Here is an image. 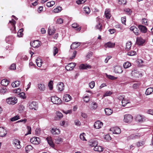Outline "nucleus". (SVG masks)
I'll return each mask as SVG.
<instances>
[{"instance_id":"obj_40","label":"nucleus","mask_w":153,"mask_h":153,"mask_svg":"<svg viewBox=\"0 0 153 153\" xmlns=\"http://www.w3.org/2000/svg\"><path fill=\"white\" fill-rule=\"evenodd\" d=\"M83 9L84 11L86 14H89L91 12L90 9L88 7H85L83 8Z\"/></svg>"},{"instance_id":"obj_25","label":"nucleus","mask_w":153,"mask_h":153,"mask_svg":"<svg viewBox=\"0 0 153 153\" xmlns=\"http://www.w3.org/2000/svg\"><path fill=\"white\" fill-rule=\"evenodd\" d=\"M46 139L47 140L48 143L52 147H53L54 146V143L52 141V139L51 137H47L46 138Z\"/></svg>"},{"instance_id":"obj_6","label":"nucleus","mask_w":153,"mask_h":153,"mask_svg":"<svg viewBox=\"0 0 153 153\" xmlns=\"http://www.w3.org/2000/svg\"><path fill=\"white\" fill-rule=\"evenodd\" d=\"M51 133L53 135H57L60 133V131L59 129L56 128H52L50 131Z\"/></svg>"},{"instance_id":"obj_41","label":"nucleus","mask_w":153,"mask_h":153,"mask_svg":"<svg viewBox=\"0 0 153 153\" xmlns=\"http://www.w3.org/2000/svg\"><path fill=\"white\" fill-rule=\"evenodd\" d=\"M55 4V2L53 1H51L48 2L46 3V5L48 7H50L53 6Z\"/></svg>"},{"instance_id":"obj_9","label":"nucleus","mask_w":153,"mask_h":153,"mask_svg":"<svg viewBox=\"0 0 153 153\" xmlns=\"http://www.w3.org/2000/svg\"><path fill=\"white\" fill-rule=\"evenodd\" d=\"M76 65L75 63H71L65 66V69L67 71L72 70Z\"/></svg>"},{"instance_id":"obj_29","label":"nucleus","mask_w":153,"mask_h":153,"mask_svg":"<svg viewBox=\"0 0 153 153\" xmlns=\"http://www.w3.org/2000/svg\"><path fill=\"white\" fill-rule=\"evenodd\" d=\"M60 125L61 126L66 127L68 125V122L67 120H63L60 122Z\"/></svg>"},{"instance_id":"obj_24","label":"nucleus","mask_w":153,"mask_h":153,"mask_svg":"<svg viewBox=\"0 0 153 153\" xmlns=\"http://www.w3.org/2000/svg\"><path fill=\"white\" fill-rule=\"evenodd\" d=\"M114 71L115 73H121L123 72L121 67L119 66H117L114 67Z\"/></svg>"},{"instance_id":"obj_47","label":"nucleus","mask_w":153,"mask_h":153,"mask_svg":"<svg viewBox=\"0 0 153 153\" xmlns=\"http://www.w3.org/2000/svg\"><path fill=\"white\" fill-rule=\"evenodd\" d=\"M23 31V29H21L18 31L17 33V36L19 37H22L23 35V33H22Z\"/></svg>"},{"instance_id":"obj_8","label":"nucleus","mask_w":153,"mask_h":153,"mask_svg":"<svg viewBox=\"0 0 153 153\" xmlns=\"http://www.w3.org/2000/svg\"><path fill=\"white\" fill-rule=\"evenodd\" d=\"M30 142L34 144H38L39 143L40 140L39 137H34L30 139Z\"/></svg>"},{"instance_id":"obj_20","label":"nucleus","mask_w":153,"mask_h":153,"mask_svg":"<svg viewBox=\"0 0 153 153\" xmlns=\"http://www.w3.org/2000/svg\"><path fill=\"white\" fill-rule=\"evenodd\" d=\"M7 134V131L3 127H0V136L1 137H4Z\"/></svg>"},{"instance_id":"obj_26","label":"nucleus","mask_w":153,"mask_h":153,"mask_svg":"<svg viewBox=\"0 0 153 153\" xmlns=\"http://www.w3.org/2000/svg\"><path fill=\"white\" fill-rule=\"evenodd\" d=\"M38 88L40 91H44L45 89V86L42 83H40L38 84Z\"/></svg>"},{"instance_id":"obj_11","label":"nucleus","mask_w":153,"mask_h":153,"mask_svg":"<svg viewBox=\"0 0 153 153\" xmlns=\"http://www.w3.org/2000/svg\"><path fill=\"white\" fill-rule=\"evenodd\" d=\"M136 120L139 122H143L146 120V118L143 115H138L136 117Z\"/></svg>"},{"instance_id":"obj_37","label":"nucleus","mask_w":153,"mask_h":153,"mask_svg":"<svg viewBox=\"0 0 153 153\" xmlns=\"http://www.w3.org/2000/svg\"><path fill=\"white\" fill-rule=\"evenodd\" d=\"M62 9L61 7H57L54 9L53 10V12L55 13H58L60 12Z\"/></svg>"},{"instance_id":"obj_54","label":"nucleus","mask_w":153,"mask_h":153,"mask_svg":"<svg viewBox=\"0 0 153 153\" xmlns=\"http://www.w3.org/2000/svg\"><path fill=\"white\" fill-rule=\"evenodd\" d=\"M83 100L86 102H88L90 100V97L88 96H85L83 98Z\"/></svg>"},{"instance_id":"obj_21","label":"nucleus","mask_w":153,"mask_h":153,"mask_svg":"<svg viewBox=\"0 0 153 153\" xmlns=\"http://www.w3.org/2000/svg\"><path fill=\"white\" fill-rule=\"evenodd\" d=\"M138 28L141 32L143 33H146L147 32V28L144 26L141 25H139L138 26Z\"/></svg>"},{"instance_id":"obj_52","label":"nucleus","mask_w":153,"mask_h":153,"mask_svg":"<svg viewBox=\"0 0 153 153\" xmlns=\"http://www.w3.org/2000/svg\"><path fill=\"white\" fill-rule=\"evenodd\" d=\"M145 142L143 141H140L137 144V145L138 147L142 146L145 144Z\"/></svg>"},{"instance_id":"obj_13","label":"nucleus","mask_w":153,"mask_h":153,"mask_svg":"<svg viewBox=\"0 0 153 153\" xmlns=\"http://www.w3.org/2000/svg\"><path fill=\"white\" fill-rule=\"evenodd\" d=\"M110 130L112 131L113 133L116 134H120L121 132L120 129L119 128L117 127L111 128Z\"/></svg>"},{"instance_id":"obj_42","label":"nucleus","mask_w":153,"mask_h":153,"mask_svg":"<svg viewBox=\"0 0 153 153\" xmlns=\"http://www.w3.org/2000/svg\"><path fill=\"white\" fill-rule=\"evenodd\" d=\"M48 31L49 35H52L55 32V30L54 28H51V27H49Z\"/></svg>"},{"instance_id":"obj_55","label":"nucleus","mask_w":153,"mask_h":153,"mask_svg":"<svg viewBox=\"0 0 153 153\" xmlns=\"http://www.w3.org/2000/svg\"><path fill=\"white\" fill-rule=\"evenodd\" d=\"M126 2V0H118V3L121 5L125 4Z\"/></svg>"},{"instance_id":"obj_19","label":"nucleus","mask_w":153,"mask_h":153,"mask_svg":"<svg viewBox=\"0 0 153 153\" xmlns=\"http://www.w3.org/2000/svg\"><path fill=\"white\" fill-rule=\"evenodd\" d=\"M79 68L82 69H87L91 68V66L88 65L82 64L80 65Z\"/></svg>"},{"instance_id":"obj_44","label":"nucleus","mask_w":153,"mask_h":153,"mask_svg":"<svg viewBox=\"0 0 153 153\" xmlns=\"http://www.w3.org/2000/svg\"><path fill=\"white\" fill-rule=\"evenodd\" d=\"M131 45V42H129L126 43L125 47L126 49L128 51L130 49Z\"/></svg>"},{"instance_id":"obj_51","label":"nucleus","mask_w":153,"mask_h":153,"mask_svg":"<svg viewBox=\"0 0 153 153\" xmlns=\"http://www.w3.org/2000/svg\"><path fill=\"white\" fill-rule=\"evenodd\" d=\"M104 139L107 141H109L111 140V137L109 134H107L104 136Z\"/></svg>"},{"instance_id":"obj_60","label":"nucleus","mask_w":153,"mask_h":153,"mask_svg":"<svg viewBox=\"0 0 153 153\" xmlns=\"http://www.w3.org/2000/svg\"><path fill=\"white\" fill-rule=\"evenodd\" d=\"M58 52V49L56 47H54L53 49V54L55 56Z\"/></svg>"},{"instance_id":"obj_27","label":"nucleus","mask_w":153,"mask_h":153,"mask_svg":"<svg viewBox=\"0 0 153 153\" xmlns=\"http://www.w3.org/2000/svg\"><path fill=\"white\" fill-rule=\"evenodd\" d=\"M105 111L106 115L109 116L113 113V111L112 109L107 108L105 109Z\"/></svg>"},{"instance_id":"obj_22","label":"nucleus","mask_w":153,"mask_h":153,"mask_svg":"<svg viewBox=\"0 0 153 153\" xmlns=\"http://www.w3.org/2000/svg\"><path fill=\"white\" fill-rule=\"evenodd\" d=\"M28 107L30 109H35L36 107V103L35 102H29L28 103Z\"/></svg>"},{"instance_id":"obj_15","label":"nucleus","mask_w":153,"mask_h":153,"mask_svg":"<svg viewBox=\"0 0 153 153\" xmlns=\"http://www.w3.org/2000/svg\"><path fill=\"white\" fill-rule=\"evenodd\" d=\"M130 30L133 32L136 35L139 34V30L137 27L134 26H131L130 28Z\"/></svg>"},{"instance_id":"obj_1","label":"nucleus","mask_w":153,"mask_h":153,"mask_svg":"<svg viewBox=\"0 0 153 153\" xmlns=\"http://www.w3.org/2000/svg\"><path fill=\"white\" fill-rule=\"evenodd\" d=\"M144 134L143 133H138L135 134H133L128 137L127 139L128 140H134L139 138L140 137L143 136Z\"/></svg>"},{"instance_id":"obj_4","label":"nucleus","mask_w":153,"mask_h":153,"mask_svg":"<svg viewBox=\"0 0 153 153\" xmlns=\"http://www.w3.org/2000/svg\"><path fill=\"white\" fill-rule=\"evenodd\" d=\"M7 102L9 104L14 105L17 102V100L15 97H9L7 99Z\"/></svg>"},{"instance_id":"obj_2","label":"nucleus","mask_w":153,"mask_h":153,"mask_svg":"<svg viewBox=\"0 0 153 153\" xmlns=\"http://www.w3.org/2000/svg\"><path fill=\"white\" fill-rule=\"evenodd\" d=\"M133 120V116L131 114H126L124 116L123 121L125 123H130Z\"/></svg>"},{"instance_id":"obj_63","label":"nucleus","mask_w":153,"mask_h":153,"mask_svg":"<svg viewBox=\"0 0 153 153\" xmlns=\"http://www.w3.org/2000/svg\"><path fill=\"white\" fill-rule=\"evenodd\" d=\"M86 0H79L76 1V2L78 4H80L84 3Z\"/></svg>"},{"instance_id":"obj_48","label":"nucleus","mask_w":153,"mask_h":153,"mask_svg":"<svg viewBox=\"0 0 153 153\" xmlns=\"http://www.w3.org/2000/svg\"><path fill=\"white\" fill-rule=\"evenodd\" d=\"M107 77L109 79L111 80H115L117 79V77H115L114 76H111L110 75H108L106 74Z\"/></svg>"},{"instance_id":"obj_14","label":"nucleus","mask_w":153,"mask_h":153,"mask_svg":"<svg viewBox=\"0 0 153 153\" xmlns=\"http://www.w3.org/2000/svg\"><path fill=\"white\" fill-rule=\"evenodd\" d=\"M13 144L17 149H20L21 147L20 145V141L17 139H15L13 140Z\"/></svg>"},{"instance_id":"obj_5","label":"nucleus","mask_w":153,"mask_h":153,"mask_svg":"<svg viewBox=\"0 0 153 153\" xmlns=\"http://www.w3.org/2000/svg\"><path fill=\"white\" fill-rule=\"evenodd\" d=\"M145 42V40L140 37H137L136 39V44L139 46H143Z\"/></svg>"},{"instance_id":"obj_35","label":"nucleus","mask_w":153,"mask_h":153,"mask_svg":"<svg viewBox=\"0 0 153 153\" xmlns=\"http://www.w3.org/2000/svg\"><path fill=\"white\" fill-rule=\"evenodd\" d=\"M9 82L6 79H3L1 81V84L2 85L6 86L8 84Z\"/></svg>"},{"instance_id":"obj_53","label":"nucleus","mask_w":153,"mask_h":153,"mask_svg":"<svg viewBox=\"0 0 153 153\" xmlns=\"http://www.w3.org/2000/svg\"><path fill=\"white\" fill-rule=\"evenodd\" d=\"M7 89L5 87L2 88L0 90L1 93L4 94L7 91Z\"/></svg>"},{"instance_id":"obj_61","label":"nucleus","mask_w":153,"mask_h":153,"mask_svg":"<svg viewBox=\"0 0 153 153\" xmlns=\"http://www.w3.org/2000/svg\"><path fill=\"white\" fill-rule=\"evenodd\" d=\"M95 86V83L94 81H91L89 83V86L91 88H94Z\"/></svg>"},{"instance_id":"obj_23","label":"nucleus","mask_w":153,"mask_h":153,"mask_svg":"<svg viewBox=\"0 0 153 153\" xmlns=\"http://www.w3.org/2000/svg\"><path fill=\"white\" fill-rule=\"evenodd\" d=\"M57 88L60 91H63L64 89L63 83L61 82L58 83L57 85Z\"/></svg>"},{"instance_id":"obj_57","label":"nucleus","mask_w":153,"mask_h":153,"mask_svg":"<svg viewBox=\"0 0 153 153\" xmlns=\"http://www.w3.org/2000/svg\"><path fill=\"white\" fill-rule=\"evenodd\" d=\"M19 96L22 98L23 99H25L26 97H25V94L24 92L20 93L19 94H18Z\"/></svg>"},{"instance_id":"obj_59","label":"nucleus","mask_w":153,"mask_h":153,"mask_svg":"<svg viewBox=\"0 0 153 153\" xmlns=\"http://www.w3.org/2000/svg\"><path fill=\"white\" fill-rule=\"evenodd\" d=\"M53 82L52 81H50L48 83V86L49 87L50 90H52L53 89Z\"/></svg>"},{"instance_id":"obj_16","label":"nucleus","mask_w":153,"mask_h":153,"mask_svg":"<svg viewBox=\"0 0 153 153\" xmlns=\"http://www.w3.org/2000/svg\"><path fill=\"white\" fill-rule=\"evenodd\" d=\"M115 43L109 42L105 43L104 46L106 48H113L114 47Z\"/></svg>"},{"instance_id":"obj_36","label":"nucleus","mask_w":153,"mask_h":153,"mask_svg":"<svg viewBox=\"0 0 153 153\" xmlns=\"http://www.w3.org/2000/svg\"><path fill=\"white\" fill-rule=\"evenodd\" d=\"M25 151L26 153H28L30 150H31L33 149V148L32 146L30 145L27 146L25 147Z\"/></svg>"},{"instance_id":"obj_7","label":"nucleus","mask_w":153,"mask_h":153,"mask_svg":"<svg viewBox=\"0 0 153 153\" xmlns=\"http://www.w3.org/2000/svg\"><path fill=\"white\" fill-rule=\"evenodd\" d=\"M131 74L134 77L137 78L140 77L142 76L141 74L137 70H134V71H132Z\"/></svg>"},{"instance_id":"obj_30","label":"nucleus","mask_w":153,"mask_h":153,"mask_svg":"<svg viewBox=\"0 0 153 153\" xmlns=\"http://www.w3.org/2000/svg\"><path fill=\"white\" fill-rule=\"evenodd\" d=\"M103 148L100 146L97 145L96 146L94 147V150L96 151H97L99 152H101L103 150Z\"/></svg>"},{"instance_id":"obj_58","label":"nucleus","mask_w":153,"mask_h":153,"mask_svg":"<svg viewBox=\"0 0 153 153\" xmlns=\"http://www.w3.org/2000/svg\"><path fill=\"white\" fill-rule=\"evenodd\" d=\"M27 128L28 130V133L25 134V136H27L28 134H31V127L30 126H27Z\"/></svg>"},{"instance_id":"obj_34","label":"nucleus","mask_w":153,"mask_h":153,"mask_svg":"<svg viewBox=\"0 0 153 153\" xmlns=\"http://www.w3.org/2000/svg\"><path fill=\"white\" fill-rule=\"evenodd\" d=\"M97 142L96 140H92L89 142V145L92 147H95L97 145Z\"/></svg>"},{"instance_id":"obj_38","label":"nucleus","mask_w":153,"mask_h":153,"mask_svg":"<svg viewBox=\"0 0 153 153\" xmlns=\"http://www.w3.org/2000/svg\"><path fill=\"white\" fill-rule=\"evenodd\" d=\"M20 84L19 81H16L12 83V86L13 87H16L18 86Z\"/></svg>"},{"instance_id":"obj_39","label":"nucleus","mask_w":153,"mask_h":153,"mask_svg":"<svg viewBox=\"0 0 153 153\" xmlns=\"http://www.w3.org/2000/svg\"><path fill=\"white\" fill-rule=\"evenodd\" d=\"M131 66V64L128 62L124 63L123 64V66L125 68H127Z\"/></svg>"},{"instance_id":"obj_10","label":"nucleus","mask_w":153,"mask_h":153,"mask_svg":"<svg viewBox=\"0 0 153 153\" xmlns=\"http://www.w3.org/2000/svg\"><path fill=\"white\" fill-rule=\"evenodd\" d=\"M30 44L33 48H38L40 45V42L38 40H35L31 42Z\"/></svg>"},{"instance_id":"obj_50","label":"nucleus","mask_w":153,"mask_h":153,"mask_svg":"<svg viewBox=\"0 0 153 153\" xmlns=\"http://www.w3.org/2000/svg\"><path fill=\"white\" fill-rule=\"evenodd\" d=\"M85 134L84 133H83L82 134H80L79 136V137L80 139L82 140H86L85 137Z\"/></svg>"},{"instance_id":"obj_56","label":"nucleus","mask_w":153,"mask_h":153,"mask_svg":"<svg viewBox=\"0 0 153 153\" xmlns=\"http://www.w3.org/2000/svg\"><path fill=\"white\" fill-rule=\"evenodd\" d=\"M112 94L111 91H106L105 93L104 94L103 97H106L111 95Z\"/></svg>"},{"instance_id":"obj_3","label":"nucleus","mask_w":153,"mask_h":153,"mask_svg":"<svg viewBox=\"0 0 153 153\" xmlns=\"http://www.w3.org/2000/svg\"><path fill=\"white\" fill-rule=\"evenodd\" d=\"M51 101L55 104H60L62 102L61 100L56 96L51 97Z\"/></svg>"},{"instance_id":"obj_17","label":"nucleus","mask_w":153,"mask_h":153,"mask_svg":"<svg viewBox=\"0 0 153 153\" xmlns=\"http://www.w3.org/2000/svg\"><path fill=\"white\" fill-rule=\"evenodd\" d=\"M121 97L122 99L121 103H122V105L123 106H125L126 105L130 103V101L128 99H125L124 97Z\"/></svg>"},{"instance_id":"obj_12","label":"nucleus","mask_w":153,"mask_h":153,"mask_svg":"<svg viewBox=\"0 0 153 153\" xmlns=\"http://www.w3.org/2000/svg\"><path fill=\"white\" fill-rule=\"evenodd\" d=\"M103 123L99 120L96 121L94 125V127L97 129L100 128L103 126Z\"/></svg>"},{"instance_id":"obj_32","label":"nucleus","mask_w":153,"mask_h":153,"mask_svg":"<svg viewBox=\"0 0 153 153\" xmlns=\"http://www.w3.org/2000/svg\"><path fill=\"white\" fill-rule=\"evenodd\" d=\"M110 10L109 9H106L105 12V17L109 19L111 17V15L110 13Z\"/></svg>"},{"instance_id":"obj_18","label":"nucleus","mask_w":153,"mask_h":153,"mask_svg":"<svg viewBox=\"0 0 153 153\" xmlns=\"http://www.w3.org/2000/svg\"><path fill=\"white\" fill-rule=\"evenodd\" d=\"M72 99V97L69 94H66L64 95L63 100L65 102H68Z\"/></svg>"},{"instance_id":"obj_28","label":"nucleus","mask_w":153,"mask_h":153,"mask_svg":"<svg viewBox=\"0 0 153 153\" xmlns=\"http://www.w3.org/2000/svg\"><path fill=\"white\" fill-rule=\"evenodd\" d=\"M80 45V43L79 42H75L72 43L71 46V49H75L77 47H78Z\"/></svg>"},{"instance_id":"obj_33","label":"nucleus","mask_w":153,"mask_h":153,"mask_svg":"<svg viewBox=\"0 0 153 153\" xmlns=\"http://www.w3.org/2000/svg\"><path fill=\"white\" fill-rule=\"evenodd\" d=\"M153 92V88H149L146 90L145 94L147 95H149L151 94Z\"/></svg>"},{"instance_id":"obj_64","label":"nucleus","mask_w":153,"mask_h":153,"mask_svg":"<svg viewBox=\"0 0 153 153\" xmlns=\"http://www.w3.org/2000/svg\"><path fill=\"white\" fill-rule=\"evenodd\" d=\"M56 22L59 24H61L63 23V20L61 18H59L57 19Z\"/></svg>"},{"instance_id":"obj_62","label":"nucleus","mask_w":153,"mask_h":153,"mask_svg":"<svg viewBox=\"0 0 153 153\" xmlns=\"http://www.w3.org/2000/svg\"><path fill=\"white\" fill-rule=\"evenodd\" d=\"M97 107V104L96 103H93V106L90 108L91 110H94Z\"/></svg>"},{"instance_id":"obj_45","label":"nucleus","mask_w":153,"mask_h":153,"mask_svg":"<svg viewBox=\"0 0 153 153\" xmlns=\"http://www.w3.org/2000/svg\"><path fill=\"white\" fill-rule=\"evenodd\" d=\"M72 25L73 27L76 28V30H81V27L78 26L77 23H74L72 24Z\"/></svg>"},{"instance_id":"obj_43","label":"nucleus","mask_w":153,"mask_h":153,"mask_svg":"<svg viewBox=\"0 0 153 153\" xmlns=\"http://www.w3.org/2000/svg\"><path fill=\"white\" fill-rule=\"evenodd\" d=\"M36 62L37 65L39 67H41L42 65V62L40 59H37L36 60Z\"/></svg>"},{"instance_id":"obj_46","label":"nucleus","mask_w":153,"mask_h":153,"mask_svg":"<svg viewBox=\"0 0 153 153\" xmlns=\"http://www.w3.org/2000/svg\"><path fill=\"white\" fill-rule=\"evenodd\" d=\"M128 55L130 56H133L136 54V52L134 51H132L128 52L127 53Z\"/></svg>"},{"instance_id":"obj_49","label":"nucleus","mask_w":153,"mask_h":153,"mask_svg":"<svg viewBox=\"0 0 153 153\" xmlns=\"http://www.w3.org/2000/svg\"><path fill=\"white\" fill-rule=\"evenodd\" d=\"M102 25L100 23H98L95 26V28L96 29L99 30L100 31H101L102 29Z\"/></svg>"},{"instance_id":"obj_31","label":"nucleus","mask_w":153,"mask_h":153,"mask_svg":"<svg viewBox=\"0 0 153 153\" xmlns=\"http://www.w3.org/2000/svg\"><path fill=\"white\" fill-rule=\"evenodd\" d=\"M56 120H59L63 117V114L60 112L58 111L56 113Z\"/></svg>"}]
</instances>
